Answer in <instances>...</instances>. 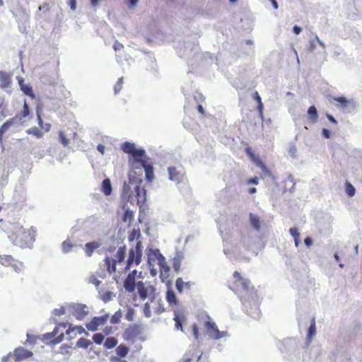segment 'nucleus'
Returning <instances> with one entry per match:
<instances>
[{
	"label": "nucleus",
	"instance_id": "f257e3e1",
	"mask_svg": "<svg viewBox=\"0 0 362 362\" xmlns=\"http://www.w3.org/2000/svg\"><path fill=\"white\" fill-rule=\"evenodd\" d=\"M233 276L236 280L237 287L241 288L246 293L240 300L246 307L247 314L254 319L259 318L261 313L259 308V298L256 292L253 291V287L250 286V280L242 277L238 272H235Z\"/></svg>",
	"mask_w": 362,
	"mask_h": 362
},
{
	"label": "nucleus",
	"instance_id": "f03ea898",
	"mask_svg": "<svg viewBox=\"0 0 362 362\" xmlns=\"http://www.w3.org/2000/svg\"><path fill=\"white\" fill-rule=\"evenodd\" d=\"M15 230L16 232L9 236L13 243L23 248H31L35 240L36 231L33 228L25 230L18 225L16 226Z\"/></svg>",
	"mask_w": 362,
	"mask_h": 362
},
{
	"label": "nucleus",
	"instance_id": "7ed1b4c3",
	"mask_svg": "<svg viewBox=\"0 0 362 362\" xmlns=\"http://www.w3.org/2000/svg\"><path fill=\"white\" fill-rule=\"evenodd\" d=\"M136 288L137 293L141 300H144L147 298H149L152 303L158 301L159 303L161 301L160 299L157 300L155 293L156 288L153 286L149 284H146V283L140 281L136 283Z\"/></svg>",
	"mask_w": 362,
	"mask_h": 362
},
{
	"label": "nucleus",
	"instance_id": "20e7f679",
	"mask_svg": "<svg viewBox=\"0 0 362 362\" xmlns=\"http://www.w3.org/2000/svg\"><path fill=\"white\" fill-rule=\"evenodd\" d=\"M126 246H121L118 248L115 257L110 258L106 257L105 259V263L107 267V270L110 274L116 271V264H120L122 262L126 257Z\"/></svg>",
	"mask_w": 362,
	"mask_h": 362
},
{
	"label": "nucleus",
	"instance_id": "39448f33",
	"mask_svg": "<svg viewBox=\"0 0 362 362\" xmlns=\"http://www.w3.org/2000/svg\"><path fill=\"white\" fill-rule=\"evenodd\" d=\"M142 249L143 247L141 241H138L135 247L130 249L125 267L126 271L129 270L133 264H135L136 266H138L141 263Z\"/></svg>",
	"mask_w": 362,
	"mask_h": 362
},
{
	"label": "nucleus",
	"instance_id": "423d86ee",
	"mask_svg": "<svg viewBox=\"0 0 362 362\" xmlns=\"http://www.w3.org/2000/svg\"><path fill=\"white\" fill-rule=\"evenodd\" d=\"M204 326L206 334L210 339L219 340L229 337L227 331H219L216 323L214 322L206 321Z\"/></svg>",
	"mask_w": 362,
	"mask_h": 362
},
{
	"label": "nucleus",
	"instance_id": "0eeeda50",
	"mask_svg": "<svg viewBox=\"0 0 362 362\" xmlns=\"http://www.w3.org/2000/svg\"><path fill=\"white\" fill-rule=\"evenodd\" d=\"M333 100L338 103L337 108L346 112L351 113L356 108V102L354 99H347L344 96L334 97Z\"/></svg>",
	"mask_w": 362,
	"mask_h": 362
},
{
	"label": "nucleus",
	"instance_id": "6e6552de",
	"mask_svg": "<svg viewBox=\"0 0 362 362\" xmlns=\"http://www.w3.org/2000/svg\"><path fill=\"white\" fill-rule=\"evenodd\" d=\"M146 255L148 256V261L151 265V262L154 259H157L158 264L160 269L165 271H168L169 268L166 265L165 257L160 252L158 249L148 248L146 250Z\"/></svg>",
	"mask_w": 362,
	"mask_h": 362
},
{
	"label": "nucleus",
	"instance_id": "1a4fd4ad",
	"mask_svg": "<svg viewBox=\"0 0 362 362\" xmlns=\"http://www.w3.org/2000/svg\"><path fill=\"white\" fill-rule=\"evenodd\" d=\"M168 178L176 184L181 182L185 176V171L181 166H170L168 168Z\"/></svg>",
	"mask_w": 362,
	"mask_h": 362
},
{
	"label": "nucleus",
	"instance_id": "9d476101",
	"mask_svg": "<svg viewBox=\"0 0 362 362\" xmlns=\"http://www.w3.org/2000/svg\"><path fill=\"white\" fill-rule=\"evenodd\" d=\"M72 315L78 320H83L88 315L86 305L81 303H72L69 306Z\"/></svg>",
	"mask_w": 362,
	"mask_h": 362
},
{
	"label": "nucleus",
	"instance_id": "9b49d317",
	"mask_svg": "<svg viewBox=\"0 0 362 362\" xmlns=\"http://www.w3.org/2000/svg\"><path fill=\"white\" fill-rule=\"evenodd\" d=\"M108 318V315H105L100 317H94L89 323L86 324V327L88 330L95 332L100 325L105 324Z\"/></svg>",
	"mask_w": 362,
	"mask_h": 362
},
{
	"label": "nucleus",
	"instance_id": "f8f14e48",
	"mask_svg": "<svg viewBox=\"0 0 362 362\" xmlns=\"http://www.w3.org/2000/svg\"><path fill=\"white\" fill-rule=\"evenodd\" d=\"M102 245L103 242L100 239L86 243L83 246L86 255L88 257H92L94 251L98 249Z\"/></svg>",
	"mask_w": 362,
	"mask_h": 362
},
{
	"label": "nucleus",
	"instance_id": "ddd939ff",
	"mask_svg": "<svg viewBox=\"0 0 362 362\" xmlns=\"http://www.w3.org/2000/svg\"><path fill=\"white\" fill-rule=\"evenodd\" d=\"M26 189L23 184H19L15 187L13 199L16 203H23L25 200Z\"/></svg>",
	"mask_w": 362,
	"mask_h": 362
},
{
	"label": "nucleus",
	"instance_id": "4468645a",
	"mask_svg": "<svg viewBox=\"0 0 362 362\" xmlns=\"http://www.w3.org/2000/svg\"><path fill=\"white\" fill-rule=\"evenodd\" d=\"M16 78L20 86V88L23 91V93L25 95L34 99L35 94L33 93L32 86L29 83H25L24 79L21 76H17Z\"/></svg>",
	"mask_w": 362,
	"mask_h": 362
},
{
	"label": "nucleus",
	"instance_id": "2eb2a0df",
	"mask_svg": "<svg viewBox=\"0 0 362 362\" xmlns=\"http://www.w3.org/2000/svg\"><path fill=\"white\" fill-rule=\"evenodd\" d=\"M13 354L16 361L26 359L33 356L32 351H28L23 347L16 348L14 350Z\"/></svg>",
	"mask_w": 362,
	"mask_h": 362
},
{
	"label": "nucleus",
	"instance_id": "dca6fc26",
	"mask_svg": "<svg viewBox=\"0 0 362 362\" xmlns=\"http://www.w3.org/2000/svg\"><path fill=\"white\" fill-rule=\"evenodd\" d=\"M249 223L252 228L256 231L259 232L261 230V220L260 217L254 213L249 214Z\"/></svg>",
	"mask_w": 362,
	"mask_h": 362
},
{
	"label": "nucleus",
	"instance_id": "f3484780",
	"mask_svg": "<svg viewBox=\"0 0 362 362\" xmlns=\"http://www.w3.org/2000/svg\"><path fill=\"white\" fill-rule=\"evenodd\" d=\"M11 80V75L5 71H0V87L3 89H8L10 88Z\"/></svg>",
	"mask_w": 362,
	"mask_h": 362
},
{
	"label": "nucleus",
	"instance_id": "a211bd4d",
	"mask_svg": "<svg viewBox=\"0 0 362 362\" xmlns=\"http://www.w3.org/2000/svg\"><path fill=\"white\" fill-rule=\"evenodd\" d=\"M185 259L184 252L182 251H177L173 258V269L175 272H179L181 268V264Z\"/></svg>",
	"mask_w": 362,
	"mask_h": 362
},
{
	"label": "nucleus",
	"instance_id": "6ab92c4d",
	"mask_svg": "<svg viewBox=\"0 0 362 362\" xmlns=\"http://www.w3.org/2000/svg\"><path fill=\"white\" fill-rule=\"evenodd\" d=\"M252 238L250 234H242L240 239V247L247 250H252Z\"/></svg>",
	"mask_w": 362,
	"mask_h": 362
},
{
	"label": "nucleus",
	"instance_id": "aec40b11",
	"mask_svg": "<svg viewBox=\"0 0 362 362\" xmlns=\"http://www.w3.org/2000/svg\"><path fill=\"white\" fill-rule=\"evenodd\" d=\"M197 349H198V345H197V344L190 345L189 350L183 356L180 362H190L192 357L194 356V354Z\"/></svg>",
	"mask_w": 362,
	"mask_h": 362
},
{
	"label": "nucleus",
	"instance_id": "412c9836",
	"mask_svg": "<svg viewBox=\"0 0 362 362\" xmlns=\"http://www.w3.org/2000/svg\"><path fill=\"white\" fill-rule=\"evenodd\" d=\"M136 286V283L135 282V279L132 277L127 276L124 281V288L125 291L128 293H132L134 291Z\"/></svg>",
	"mask_w": 362,
	"mask_h": 362
},
{
	"label": "nucleus",
	"instance_id": "4be33fe9",
	"mask_svg": "<svg viewBox=\"0 0 362 362\" xmlns=\"http://www.w3.org/2000/svg\"><path fill=\"white\" fill-rule=\"evenodd\" d=\"M18 119L17 117H13L6 121L0 128V140H1L4 133L13 124H18Z\"/></svg>",
	"mask_w": 362,
	"mask_h": 362
},
{
	"label": "nucleus",
	"instance_id": "5701e85b",
	"mask_svg": "<svg viewBox=\"0 0 362 362\" xmlns=\"http://www.w3.org/2000/svg\"><path fill=\"white\" fill-rule=\"evenodd\" d=\"M124 46L122 43L116 40L113 45V49L116 52V60L118 63L122 64V52Z\"/></svg>",
	"mask_w": 362,
	"mask_h": 362
},
{
	"label": "nucleus",
	"instance_id": "b1692460",
	"mask_svg": "<svg viewBox=\"0 0 362 362\" xmlns=\"http://www.w3.org/2000/svg\"><path fill=\"white\" fill-rule=\"evenodd\" d=\"M102 191L105 195H110L112 192V185L109 178H105L102 182Z\"/></svg>",
	"mask_w": 362,
	"mask_h": 362
},
{
	"label": "nucleus",
	"instance_id": "393cba45",
	"mask_svg": "<svg viewBox=\"0 0 362 362\" xmlns=\"http://www.w3.org/2000/svg\"><path fill=\"white\" fill-rule=\"evenodd\" d=\"M146 156V151L143 148H134V151L131 153L132 157L131 159L143 160V158Z\"/></svg>",
	"mask_w": 362,
	"mask_h": 362
},
{
	"label": "nucleus",
	"instance_id": "a878e982",
	"mask_svg": "<svg viewBox=\"0 0 362 362\" xmlns=\"http://www.w3.org/2000/svg\"><path fill=\"white\" fill-rule=\"evenodd\" d=\"M136 145L129 141H125L121 146V149L126 153L130 154L134 151Z\"/></svg>",
	"mask_w": 362,
	"mask_h": 362
},
{
	"label": "nucleus",
	"instance_id": "bb28decb",
	"mask_svg": "<svg viewBox=\"0 0 362 362\" xmlns=\"http://www.w3.org/2000/svg\"><path fill=\"white\" fill-rule=\"evenodd\" d=\"M134 192H136V196L138 202H144L145 200V189L141 188L139 185H136L134 188Z\"/></svg>",
	"mask_w": 362,
	"mask_h": 362
},
{
	"label": "nucleus",
	"instance_id": "cd10ccee",
	"mask_svg": "<svg viewBox=\"0 0 362 362\" xmlns=\"http://www.w3.org/2000/svg\"><path fill=\"white\" fill-rule=\"evenodd\" d=\"M129 162L132 168L136 169L144 168L146 164V162L144 160L129 159Z\"/></svg>",
	"mask_w": 362,
	"mask_h": 362
},
{
	"label": "nucleus",
	"instance_id": "c85d7f7f",
	"mask_svg": "<svg viewBox=\"0 0 362 362\" xmlns=\"http://www.w3.org/2000/svg\"><path fill=\"white\" fill-rule=\"evenodd\" d=\"M115 351L118 356L123 358L128 354L129 349L126 345L120 344L116 348Z\"/></svg>",
	"mask_w": 362,
	"mask_h": 362
},
{
	"label": "nucleus",
	"instance_id": "c756f323",
	"mask_svg": "<svg viewBox=\"0 0 362 362\" xmlns=\"http://www.w3.org/2000/svg\"><path fill=\"white\" fill-rule=\"evenodd\" d=\"M30 114V109L28 105L26 103V102H24L23 110L21 112V114L19 115H16V117H18V123L23 118L27 117Z\"/></svg>",
	"mask_w": 362,
	"mask_h": 362
},
{
	"label": "nucleus",
	"instance_id": "7c9ffc66",
	"mask_svg": "<svg viewBox=\"0 0 362 362\" xmlns=\"http://www.w3.org/2000/svg\"><path fill=\"white\" fill-rule=\"evenodd\" d=\"M14 262L13 258L11 255H0V264L8 267Z\"/></svg>",
	"mask_w": 362,
	"mask_h": 362
},
{
	"label": "nucleus",
	"instance_id": "2f4dec72",
	"mask_svg": "<svg viewBox=\"0 0 362 362\" xmlns=\"http://www.w3.org/2000/svg\"><path fill=\"white\" fill-rule=\"evenodd\" d=\"M290 234L293 236L295 242L296 247H298L300 243V233L296 228H291L289 229Z\"/></svg>",
	"mask_w": 362,
	"mask_h": 362
},
{
	"label": "nucleus",
	"instance_id": "473e14b6",
	"mask_svg": "<svg viewBox=\"0 0 362 362\" xmlns=\"http://www.w3.org/2000/svg\"><path fill=\"white\" fill-rule=\"evenodd\" d=\"M316 333L315 320L313 318L308 330V339L310 341Z\"/></svg>",
	"mask_w": 362,
	"mask_h": 362
},
{
	"label": "nucleus",
	"instance_id": "72a5a7b5",
	"mask_svg": "<svg viewBox=\"0 0 362 362\" xmlns=\"http://www.w3.org/2000/svg\"><path fill=\"white\" fill-rule=\"evenodd\" d=\"M91 344L92 342L90 340L81 337L77 341L76 346L79 348L86 349Z\"/></svg>",
	"mask_w": 362,
	"mask_h": 362
},
{
	"label": "nucleus",
	"instance_id": "f704fd0d",
	"mask_svg": "<svg viewBox=\"0 0 362 362\" xmlns=\"http://www.w3.org/2000/svg\"><path fill=\"white\" fill-rule=\"evenodd\" d=\"M308 116L313 122H315L317 119L318 115L317 109L315 106H310L308 110Z\"/></svg>",
	"mask_w": 362,
	"mask_h": 362
},
{
	"label": "nucleus",
	"instance_id": "c9c22d12",
	"mask_svg": "<svg viewBox=\"0 0 362 362\" xmlns=\"http://www.w3.org/2000/svg\"><path fill=\"white\" fill-rule=\"evenodd\" d=\"M117 344V340L115 337H108L106 339L104 346L106 349H110L114 348Z\"/></svg>",
	"mask_w": 362,
	"mask_h": 362
},
{
	"label": "nucleus",
	"instance_id": "e433bc0d",
	"mask_svg": "<svg viewBox=\"0 0 362 362\" xmlns=\"http://www.w3.org/2000/svg\"><path fill=\"white\" fill-rule=\"evenodd\" d=\"M166 300L170 304H176L177 298L175 292L172 290H168L166 293Z\"/></svg>",
	"mask_w": 362,
	"mask_h": 362
},
{
	"label": "nucleus",
	"instance_id": "4c0bfd02",
	"mask_svg": "<svg viewBox=\"0 0 362 362\" xmlns=\"http://www.w3.org/2000/svg\"><path fill=\"white\" fill-rule=\"evenodd\" d=\"M11 266L13 268L14 271L17 273L22 272L24 269V264L21 262L14 261Z\"/></svg>",
	"mask_w": 362,
	"mask_h": 362
},
{
	"label": "nucleus",
	"instance_id": "58836bf2",
	"mask_svg": "<svg viewBox=\"0 0 362 362\" xmlns=\"http://www.w3.org/2000/svg\"><path fill=\"white\" fill-rule=\"evenodd\" d=\"M59 142L65 147H67L69 144V139L66 138L65 133L63 131L59 132Z\"/></svg>",
	"mask_w": 362,
	"mask_h": 362
},
{
	"label": "nucleus",
	"instance_id": "ea45409f",
	"mask_svg": "<svg viewBox=\"0 0 362 362\" xmlns=\"http://www.w3.org/2000/svg\"><path fill=\"white\" fill-rule=\"evenodd\" d=\"M254 98L258 103L257 110L259 112L260 117H263V103H262L261 98L257 92L255 93Z\"/></svg>",
	"mask_w": 362,
	"mask_h": 362
},
{
	"label": "nucleus",
	"instance_id": "a19ab883",
	"mask_svg": "<svg viewBox=\"0 0 362 362\" xmlns=\"http://www.w3.org/2000/svg\"><path fill=\"white\" fill-rule=\"evenodd\" d=\"M345 190L346 193L349 197H353L356 192L354 187L349 182H346L345 183Z\"/></svg>",
	"mask_w": 362,
	"mask_h": 362
},
{
	"label": "nucleus",
	"instance_id": "79ce46f5",
	"mask_svg": "<svg viewBox=\"0 0 362 362\" xmlns=\"http://www.w3.org/2000/svg\"><path fill=\"white\" fill-rule=\"evenodd\" d=\"M144 171H145V173H146V179L148 180H151L153 176V168L152 166L148 165L147 163L145 165V166L144 167Z\"/></svg>",
	"mask_w": 362,
	"mask_h": 362
},
{
	"label": "nucleus",
	"instance_id": "37998d69",
	"mask_svg": "<svg viewBox=\"0 0 362 362\" xmlns=\"http://www.w3.org/2000/svg\"><path fill=\"white\" fill-rule=\"evenodd\" d=\"M75 245L68 241H64L62 245V250L64 253H68L71 251Z\"/></svg>",
	"mask_w": 362,
	"mask_h": 362
},
{
	"label": "nucleus",
	"instance_id": "c03bdc74",
	"mask_svg": "<svg viewBox=\"0 0 362 362\" xmlns=\"http://www.w3.org/2000/svg\"><path fill=\"white\" fill-rule=\"evenodd\" d=\"M173 320H175V329L177 330H182V322H181V320L180 319V315L178 314V313L177 311H175L174 312V318Z\"/></svg>",
	"mask_w": 362,
	"mask_h": 362
},
{
	"label": "nucleus",
	"instance_id": "a18cd8bd",
	"mask_svg": "<svg viewBox=\"0 0 362 362\" xmlns=\"http://www.w3.org/2000/svg\"><path fill=\"white\" fill-rule=\"evenodd\" d=\"M133 212L130 210H126L122 216V221L124 222H131L133 219Z\"/></svg>",
	"mask_w": 362,
	"mask_h": 362
},
{
	"label": "nucleus",
	"instance_id": "49530a36",
	"mask_svg": "<svg viewBox=\"0 0 362 362\" xmlns=\"http://www.w3.org/2000/svg\"><path fill=\"white\" fill-rule=\"evenodd\" d=\"M115 295L111 291H107L101 296V299L105 302L107 303L110 301Z\"/></svg>",
	"mask_w": 362,
	"mask_h": 362
},
{
	"label": "nucleus",
	"instance_id": "de8ad7c7",
	"mask_svg": "<svg viewBox=\"0 0 362 362\" xmlns=\"http://www.w3.org/2000/svg\"><path fill=\"white\" fill-rule=\"evenodd\" d=\"M315 40H316L315 39V37H310L309 40H308V49L310 52H314L315 50V49H316Z\"/></svg>",
	"mask_w": 362,
	"mask_h": 362
},
{
	"label": "nucleus",
	"instance_id": "09e8293b",
	"mask_svg": "<svg viewBox=\"0 0 362 362\" xmlns=\"http://www.w3.org/2000/svg\"><path fill=\"white\" fill-rule=\"evenodd\" d=\"M93 340L96 344H101L104 340V336L101 333H96L93 334Z\"/></svg>",
	"mask_w": 362,
	"mask_h": 362
},
{
	"label": "nucleus",
	"instance_id": "8fccbe9b",
	"mask_svg": "<svg viewBox=\"0 0 362 362\" xmlns=\"http://www.w3.org/2000/svg\"><path fill=\"white\" fill-rule=\"evenodd\" d=\"M122 317V313L119 310L117 312H116L111 317L110 319V323L111 324H117L119 320H120V318Z\"/></svg>",
	"mask_w": 362,
	"mask_h": 362
},
{
	"label": "nucleus",
	"instance_id": "3c124183",
	"mask_svg": "<svg viewBox=\"0 0 362 362\" xmlns=\"http://www.w3.org/2000/svg\"><path fill=\"white\" fill-rule=\"evenodd\" d=\"M185 286V282L182 279V278H177L175 281V287L176 289L180 292L182 293V288Z\"/></svg>",
	"mask_w": 362,
	"mask_h": 362
},
{
	"label": "nucleus",
	"instance_id": "603ef678",
	"mask_svg": "<svg viewBox=\"0 0 362 362\" xmlns=\"http://www.w3.org/2000/svg\"><path fill=\"white\" fill-rule=\"evenodd\" d=\"M28 133L33 134L37 138H40L42 136V132L37 127H32L28 130Z\"/></svg>",
	"mask_w": 362,
	"mask_h": 362
},
{
	"label": "nucleus",
	"instance_id": "864d4df0",
	"mask_svg": "<svg viewBox=\"0 0 362 362\" xmlns=\"http://www.w3.org/2000/svg\"><path fill=\"white\" fill-rule=\"evenodd\" d=\"M88 283L95 285V287L98 288L101 284V281L98 280L94 275H91L88 278Z\"/></svg>",
	"mask_w": 362,
	"mask_h": 362
},
{
	"label": "nucleus",
	"instance_id": "5fc2aeb1",
	"mask_svg": "<svg viewBox=\"0 0 362 362\" xmlns=\"http://www.w3.org/2000/svg\"><path fill=\"white\" fill-rule=\"evenodd\" d=\"M144 313L146 317H151V306L148 302L146 303L144 306Z\"/></svg>",
	"mask_w": 362,
	"mask_h": 362
},
{
	"label": "nucleus",
	"instance_id": "6e6d98bb",
	"mask_svg": "<svg viewBox=\"0 0 362 362\" xmlns=\"http://www.w3.org/2000/svg\"><path fill=\"white\" fill-rule=\"evenodd\" d=\"M122 84H123V77H121L118 79L117 82L115 85L114 90H115V93H117L120 91V90L122 89Z\"/></svg>",
	"mask_w": 362,
	"mask_h": 362
},
{
	"label": "nucleus",
	"instance_id": "4d7b16f0",
	"mask_svg": "<svg viewBox=\"0 0 362 362\" xmlns=\"http://www.w3.org/2000/svg\"><path fill=\"white\" fill-rule=\"evenodd\" d=\"M288 153L293 158L297 157V148L294 144H290Z\"/></svg>",
	"mask_w": 362,
	"mask_h": 362
},
{
	"label": "nucleus",
	"instance_id": "13d9d810",
	"mask_svg": "<svg viewBox=\"0 0 362 362\" xmlns=\"http://www.w3.org/2000/svg\"><path fill=\"white\" fill-rule=\"evenodd\" d=\"M53 313H54V315H57V316L62 315L65 314V308L63 306H62L59 308H55L53 310Z\"/></svg>",
	"mask_w": 362,
	"mask_h": 362
},
{
	"label": "nucleus",
	"instance_id": "bf43d9fd",
	"mask_svg": "<svg viewBox=\"0 0 362 362\" xmlns=\"http://www.w3.org/2000/svg\"><path fill=\"white\" fill-rule=\"evenodd\" d=\"M192 334L194 338L198 340L199 339V329L197 325L194 324L192 325Z\"/></svg>",
	"mask_w": 362,
	"mask_h": 362
},
{
	"label": "nucleus",
	"instance_id": "052dcab7",
	"mask_svg": "<svg viewBox=\"0 0 362 362\" xmlns=\"http://www.w3.org/2000/svg\"><path fill=\"white\" fill-rule=\"evenodd\" d=\"M27 339L25 344H34L35 343V338L34 336H30L28 333L26 334Z\"/></svg>",
	"mask_w": 362,
	"mask_h": 362
},
{
	"label": "nucleus",
	"instance_id": "680f3d73",
	"mask_svg": "<svg viewBox=\"0 0 362 362\" xmlns=\"http://www.w3.org/2000/svg\"><path fill=\"white\" fill-rule=\"evenodd\" d=\"M134 309L132 308H129L128 310V312L126 315V319L128 320V321H132L133 320V314H134Z\"/></svg>",
	"mask_w": 362,
	"mask_h": 362
},
{
	"label": "nucleus",
	"instance_id": "e2e57ef3",
	"mask_svg": "<svg viewBox=\"0 0 362 362\" xmlns=\"http://www.w3.org/2000/svg\"><path fill=\"white\" fill-rule=\"evenodd\" d=\"M68 4H69V6H70V8L72 11L76 10V0H69Z\"/></svg>",
	"mask_w": 362,
	"mask_h": 362
},
{
	"label": "nucleus",
	"instance_id": "0e129e2a",
	"mask_svg": "<svg viewBox=\"0 0 362 362\" xmlns=\"http://www.w3.org/2000/svg\"><path fill=\"white\" fill-rule=\"evenodd\" d=\"M322 133L325 138L329 139L330 137L331 132L329 129H322Z\"/></svg>",
	"mask_w": 362,
	"mask_h": 362
},
{
	"label": "nucleus",
	"instance_id": "69168bd1",
	"mask_svg": "<svg viewBox=\"0 0 362 362\" xmlns=\"http://www.w3.org/2000/svg\"><path fill=\"white\" fill-rule=\"evenodd\" d=\"M304 243L307 247H310L313 245V240L310 237H307L304 239Z\"/></svg>",
	"mask_w": 362,
	"mask_h": 362
},
{
	"label": "nucleus",
	"instance_id": "338daca9",
	"mask_svg": "<svg viewBox=\"0 0 362 362\" xmlns=\"http://www.w3.org/2000/svg\"><path fill=\"white\" fill-rule=\"evenodd\" d=\"M315 39L316 40L317 42L323 48H325V44L323 41H322L317 35H315Z\"/></svg>",
	"mask_w": 362,
	"mask_h": 362
},
{
	"label": "nucleus",
	"instance_id": "774afa93",
	"mask_svg": "<svg viewBox=\"0 0 362 362\" xmlns=\"http://www.w3.org/2000/svg\"><path fill=\"white\" fill-rule=\"evenodd\" d=\"M97 150L103 155L105 153V146L100 144L97 146Z\"/></svg>",
	"mask_w": 362,
	"mask_h": 362
}]
</instances>
